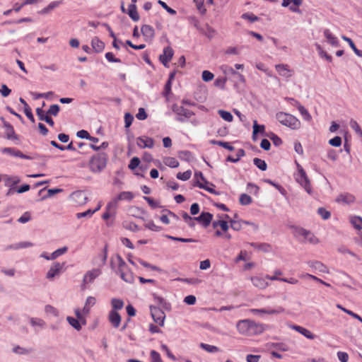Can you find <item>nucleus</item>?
Segmentation results:
<instances>
[{
  "mask_svg": "<svg viewBox=\"0 0 362 362\" xmlns=\"http://www.w3.org/2000/svg\"><path fill=\"white\" fill-rule=\"evenodd\" d=\"M110 267L121 279L127 283H133L134 276L127 264L119 255H116L110 259Z\"/></svg>",
  "mask_w": 362,
  "mask_h": 362,
  "instance_id": "obj_1",
  "label": "nucleus"
},
{
  "mask_svg": "<svg viewBox=\"0 0 362 362\" xmlns=\"http://www.w3.org/2000/svg\"><path fill=\"white\" fill-rule=\"evenodd\" d=\"M238 332L242 335L255 336L262 334L266 329V325L245 319L240 320L236 324Z\"/></svg>",
  "mask_w": 362,
  "mask_h": 362,
  "instance_id": "obj_2",
  "label": "nucleus"
},
{
  "mask_svg": "<svg viewBox=\"0 0 362 362\" xmlns=\"http://www.w3.org/2000/svg\"><path fill=\"white\" fill-rule=\"evenodd\" d=\"M276 118L282 125L288 127L291 129H298L301 126L300 120L288 113L279 112L276 113Z\"/></svg>",
  "mask_w": 362,
  "mask_h": 362,
  "instance_id": "obj_3",
  "label": "nucleus"
},
{
  "mask_svg": "<svg viewBox=\"0 0 362 362\" xmlns=\"http://www.w3.org/2000/svg\"><path fill=\"white\" fill-rule=\"evenodd\" d=\"M298 172L295 173L294 177L296 181L299 183L305 190L308 193H312V188L310 185V182L306 175L305 171L303 168V167L297 163Z\"/></svg>",
  "mask_w": 362,
  "mask_h": 362,
  "instance_id": "obj_4",
  "label": "nucleus"
},
{
  "mask_svg": "<svg viewBox=\"0 0 362 362\" xmlns=\"http://www.w3.org/2000/svg\"><path fill=\"white\" fill-rule=\"evenodd\" d=\"M107 165V156L105 153L98 154L93 156L90 162V166L93 172H100Z\"/></svg>",
  "mask_w": 362,
  "mask_h": 362,
  "instance_id": "obj_5",
  "label": "nucleus"
},
{
  "mask_svg": "<svg viewBox=\"0 0 362 362\" xmlns=\"http://www.w3.org/2000/svg\"><path fill=\"white\" fill-rule=\"evenodd\" d=\"M172 110L177 115V119L180 122H184L186 119H189L194 115L192 111L177 104L173 105Z\"/></svg>",
  "mask_w": 362,
  "mask_h": 362,
  "instance_id": "obj_6",
  "label": "nucleus"
},
{
  "mask_svg": "<svg viewBox=\"0 0 362 362\" xmlns=\"http://www.w3.org/2000/svg\"><path fill=\"white\" fill-rule=\"evenodd\" d=\"M101 274L102 270L100 267L88 271L83 276L81 288L83 290L86 289V285L93 282Z\"/></svg>",
  "mask_w": 362,
  "mask_h": 362,
  "instance_id": "obj_7",
  "label": "nucleus"
},
{
  "mask_svg": "<svg viewBox=\"0 0 362 362\" xmlns=\"http://www.w3.org/2000/svg\"><path fill=\"white\" fill-rule=\"evenodd\" d=\"M151 315L154 322L163 327L165 318V314L162 309L156 306H150Z\"/></svg>",
  "mask_w": 362,
  "mask_h": 362,
  "instance_id": "obj_8",
  "label": "nucleus"
},
{
  "mask_svg": "<svg viewBox=\"0 0 362 362\" xmlns=\"http://www.w3.org/2000/svg\"><path fill=\"white\" fill-rule=\"evenodd\" d=\"M65 262H54L47 273L46 277L48 279H53L56 276L59 275L64 269Z\"/></svg>",
  "mask_w": 362,
  "mask_h": 362,
  "instance_id": "obj_9",
  "label": "nucleus"
},
{
  "mask_svg": "<svg viewBox=\"0 0 362 362\" xmlns=\"http://www.w3.org/2000/svg\"><path fill=\"white\" fill-rule=\"evenodd\" d=\"M275 69L278 74L286 78H288L293 75V70L289 68L288 64H279L275 66Z\"/></svg>",
  "mask_w": 362,
  "mask_h": 362,
  "instance_id": "obj_10",
  "label": "nucleus"
},
{
  "mask_svg": "<svg viewBox=\"0 0 362 362\" xmlns=\"http://www.w3.org/2000/svg\"><path fill=\"white\" fill-rule=\"evenodd\" d=\"M70 199L73 202L76 204L77 205H83L86 203L87 197L84 192L83 191H76L74 192L70 195Z\"/></svg>",
  "mask_w": 362,
  "mask_h": 362,
  "instance_id": "obj_11",
  "label": "nucleus"
},
{
  "mask_svg": "<svg viewBox=\"0 0 362 362\" xmlns=\"http://www.w3.org/2000/svg\"><path fill=\"white\" fill-rule=\"evenodd\" d=\"M174 52L170 47H166L163 49V54L160 55V61L167 66L169 62L172 59Z\"/></svg>",
  "mask_w": 362,
  "mask_h": 362,
  "instance_id": "obj_12",
  "label": "nucleus"
},
{
  "mask_svg": "<svg viewBox=\"0 0 362 362\" xmlns=\"http://www.w3.org/2000/svg\"><path fill=\"white\" fill-rule=\"evenodd\" d=\"M108 320L115 328H118L120 325L122 317L118 312L110 310L108 313Z\"/></svg>",
  "mask_w": 362,
  "mask_h": 362,
  "instance_id": "obj_13",
  "label": "nucleus"
},
{
  "mask_svg": "<svg viewBox=\"0 0 362 362\" xmlns=\"http://www.w3.org/2000/svg\"><path fill=\"white\" fill-rule=\"evenodd\" d=\"M136 144L139 147H140L141 148H151L153 147L154 141H153V139L144 136L139 137L137 139Z\"/></svg>",
  "mask_w": 362,
  "mask_h": 362,
  "instance_id": "obj_14",
  "label": "nucleus"
},
{
  "mask_svg": "<svg viewBox=\"0 0 362 362\" xmlns=\"http://www.w3.org/2000/svg\"><path fill=\"white\" fill-rule=\"evenodd\" d=\"M1 152L4 154H9L12 156L19 157L23 159H30L28 156L23 154L21 151L11 147H5L1 149Z\"/></svg>",
  "mask_w": 362,
  "mask_h": 362,
  "instance_id": "obj_15",
  "label": "nucleus"
},
{
  "mask_svg": "<svg viewBox=\"0 0 362 362\" xmlns=\"http://www.w3.org/2000/svg\"><path fill=\"white\" fill-rule=\"evenodd\" d=\"M141 31L146 41H151L154 37L155 30L149 25H144L141 28Z\"/></svg>",
  "mask_w": 362,
  "mask_h": 362,
  "instance_id": "obj_16",
  "label": "nucleus"
},
{
  "mask_svg": "<svg viewBox=\"0 0 362 362\" xmlns=\"http://www.w3.org/2000/svg\"><path fill=\"white\" fill-rule=\"evenodd\" d=\"M250 280L256 288L259 289H265L269 286V283L265 280V279L262 278V276H252L250 278Z\"/></svg>",
  "mask_w": 362,
  "mask_h": 362,
  "instance_id": "obj_17",
  "label": "nucleus"
},
{
  "mask_svg": "<svg viewBox=\"0 0 362 362\" xmlns=\"http://www.w3.org/2000/svg\"><path fill=\"white\" fill-rule=\"evenodd\" d=\"M336 202L344 204H350L355 202V197L349 193H342L337 197Z\"/></svg>",
  "mask_w": 362,
  "mask_h": 362,
  "instance_id": "obj_18",
  "label": "nucleus"
},
{
  "mask_svg": "<svg viewBox=\"0 0 362 362\" xmlns=\"http://www.w3.org/2000/svg\"><path fill=\"white\" fill-rule=\"evenodd\" d=\"M250 312L254 314L264 313L267 315H276L284 313V308L279 306L276 309H251Z\"/></svg>",
  "mask_w": 362,
  "mask_h": 362,
  "instance_id": "obj_19",
  "label": "nucleus"
},
{
  "mask_svg": "<svg viewBox=\"0 0 362 362\" xmlns=\"http://www.w3.org/2000/svg\"><path fill=\"white\" fill-rule=\"evenodd\" d=\"M212 218L213 215L209 212H202L199 216L195 217L196 221L202 223L204 227L209 226Z\"/></svg>",
  "mask_w": 362,
  "mask_h": 362,
  "instance_id": "obj_20",
  "label": "nucleus"
},
{
  "mask_svg": "<svg viewBox=\"0 0 362 362\" xmlns=\"http://www.w3.org/2000/svg\"><path fill=\"white\" fill-rule=\"evenodd\" d=\"M324 35L326 37L327 42L334 47L339 46V40L337 37L329 30V29H325L324 31Z\"/></svg>",
  "mask_w": 362,
  "mask_h": 362,
  "instance_id": "obj_21",
  "label": "nucleus"
},
{
  "mask_svg": "<svg viewBox=\"0 0 362 362\" xmlns=\"http://www.w3.org/2000/svg\"><path fill=\"white\" fill-rule=\"evenodd\" d=\"M292 329L296 330V332L300 333L307 339H314L315 338V335L313 334L310 330L306 328H304L299 325H293L292 326Z\"/></svg>",
  "mask_w": 362,
  "mask_h": 362,
  "instance_id": "obj_22",
  "label": "nucleus"
},
{
  "mask_svg": "<svg viewBox=\"0 0 362 362\" xmlns=\"http://www.w3.org/2000/svg\"><path fill=\"white\" fill-rule=\"evenodd\" d=\"M310 267H312L315 271L322 272V273H328V268L323 264L322 262L318 261L310 262L308 263Z\"/></svg>",
  "mask_w": 362,
  "mask_h": 362,
  "instance_id": "obj_23",
  "label": "nucleus"
},
{
  "mask_svg": "<svg viewBox=\"0 0 362 362\" xmlns=\"http://www.w3.org/2000/svg\"><path fill=\"white\" fill-rule=\"evenodd\" d=\"M298 234L303 236L305 239L308 240L311 243H315L317 242V238L312 233L303 228H300L298 230Z\"/></svg>",
  "mask_w": 362,
  "mask_h": 362,
  "instance_id": "obj_24",
  "label": "nucleus"
},
{
  "mask_svg": "<svg viewBox=\"0 0 362 362\" xmlns=\"http://www.w3.org/2000/svg\"><path fill=\"white\" fill-rule=\"evenodd\" d=\"M4 126L6 128V134L8 139H18L13 126L7 122H4Z\"/></svg>",
  "mask_w": 362,
  "mask_h": 362,
  "instance_id": "obj_25",
  "label": "nucleus"
},
{
  "mask_svg": "<svg viewBox=\"0 0 362 362\" xmlns=\"http://www.w3.org/2000/svg\"><path fill=\"white\" fill-rule=\"evenodd\" d=\"M199 182V187L200 189H204L205 190H206L207 192L211 193V194H218V192H217L216 190H215V185L211 183V182H209V181H205V183H203V182Z\"/></svg>",
  "mask_w": 362,
  "mask_h": 362,
  "instance_id": "obj_26",
  "label": "nucleus"
},
{
  "mask_svg": "<svg viewBox=\"0 0 362 362\" xmlns=\"http://www.w3.org/2000/svg\"><path fill=\"white\" fill-rule=\"evenodd\" d=\"M91 45L96 52H101L105 48L104 42L97 37L92 39Z\"/></svg>",
  "mask_w": 362,
  "mask_h": 362,
  "instance_id": "obj_27",
  "label": "nucleus"
},
{
  "mask_svg": "<svg viewBox=\"0 0 362 362\" xmlns=\"http://www.w3.org/2000/svg\"><path fill=\"white\" fill-rule=\"evenodd\" d=\"M33 244L30 242H21L14 245H10L6 247V250H19L32 247Z\"/></svg>",
  "mask_w": 362,
  "mask_h": 362,
  "instance_id": "obj_28",
  "label": "nucleus"
},
{
  "mask_svg": "<svg viewBox=\"0 0 362 362\" xmlns=\"http://www.w3.org/2000/svg\"><path fill=\"white\" fill-rule=\"evenodd\" d=\"M115 197L117 198V199L119 202H120V201L131 202L134 198V195L132 192H122Z\"/></svg>",
  "mask_w": 362,
  "mask_h": 362,
  "instance_id": "obj_29",
  "label": "nucleus"
},
{
  "mask_svg": "<svg viewBox=\"0 0 362 362\" xmlns=\"http://www.w3.org/2000/svg\"><path fill=\"white\" fill-rule=\"evenodd\" d=\"M250 245L252 247H253L254 248L257 249L259 250H262L264 252H269L272 250L271 245H269L268 243H260V244L252 243H250Z\"/></svg>",
  "mask_w": 362,
  "mask_h": 362,
  "instance_id": "obj_30",
  "label": "nucleus"
},
{
  "mask_svg": "<svg viewBox=\"0 0 362 362\" xmlns=\"http://www.w3.org/2000/svg\"><path fill=\"white\" fill-rule=\"evenodd\" d=\"M124 301L119 298H112L111 300V306L112 310H115V312H118V310H122L124 307Z\"/></svg>",
  "mask_w": 362,
  "mask_h": 362,
  "instance_id": "obj_31",
  "label": "nucleus"
},
{
  "mask_svg": "<svg viewBox=\"0 0 362 362\" xmlns=\"http://www.w3.org/2000/svg\"><path fill=\"white\" fill-rule=\"evenodd\" d=\"M61 4H62V1H52L51 3L49 4V5L47 7L42 9L39 13L41 14H47V13H49L52 10L59 6V5H61Z\"/></svg>",
  "mask_w": 362,
  "mask_h": 362,
  "instance_id": "obj_32",
  "label": "nucleus"
},
{
  "mask_svg": "<svg viewBox=\"0 0 362 362\" xmlns=\"http://www.w3.org/2000/svg\"><path fill=\"white\" fill-rule=\"evenodd\" d=\"M128 14L134 21H138L139 20V15L137 12L136 6L134 4L129 5Z\"/></svg>",
  "mask_w": 362,
  "mask_h": 362,
  "instance_id": "obj_33",
  "label": "nucleus"
},
{
  "mask_svg": "<svg viewBox=\"0 0 362 362\" xmlns=\"http://www.w3.org/2000/svg\"><path fill=\"white\" fill-rule=\"evenodd\" d=\"M107 258V247H105L103 252L98 255L95 257V259L98 260L99 266L103 267L105 264Z\"/></svg>",
  "mask_w": 362,
  "mask_h": 362,
  "instance_id": "obj_34",
  "label": "nucleus"
},
{
  "mask_svg": "<svg viewBox=\"0 0 362 362\" xmlns=\"http://www.w3.org/2000/svg\"><path fill=\"white\" fill-rule=\"evenodd\" d=\"M119 201L115 197L112 199L110 202H109L105 207V209L107 211H111L113 214L116 213L117 208L118 206Z\"/></svg>",
  "mask_w": 362,
  "mask_h": 362,
  "instance_id": "obj_35",
  "label": "nucleus"
},
{
  "mask_svg": "<svg viewBox=\"0 0 362 362\" xmlns=\"http://www.w3.org/2000/svg\"><path fill=\"white\" fill-rule=\"evenodd\" d=\"M350 222L353 226L357 230L362 229V218L360 216H351L350 218Z\"/></svg>",
  "mask_w": 362,
  "mask_h": 362,
  "instance_id": "obj_36",
  "label": "nucleus"
},
{
  "mask_svg": "<svg viewBox=\"0 0 362 362\" xmlns=\"http://www.w3.org/2000/svg\"><path fill=\"white\" fill-rule=\"evenodd\" d=\"M20 178L17 176L8 177L6 176L5 177V185L8 187H11L17 185L20 182Z\"/></svg>",
  "mask_w": 362,
  "mask_h": 362,
  "instance_id": "obj_37",
  "label": "nucleus"
},
{
  "mask_svg": "<svg viewBox=\"0 0 362 362\" xmlns=\"http://www.w3.org/2000/svg\"><path fill=\"white\" fill-rule=\"evenodd\" d=\"M303 0H292L291 5L290 4L289 10L294 13H300L301 11L299 9V6L302 4Z\"/></svg>",
  "mask_w": 362,
  "mask_h": 362,
  "instance_id": "obj_38",
  "label": "nucleus"
},
{
  "mask_svg": "<svg viewBox=\"0 0 362 362\" xmlns=\"http://www.w3.org/2000/svg\"><path fill=\"white\" fill-rule=\"evenodd\" d=\"M341 38L347 42L349 45V46L351 47V49L354 50V52L356 53V54H357L358 56H362V51L358 49L355 45V44L354 43V42L352 41V40L345 35H342L341 36Z\"/></svg>",
  "mask_w": 362,
  "mask_h": 362,
  "instance_id": "obj_39",
  "label": "nucleus"
},
{
  "mask_svg": "<svg viewBox=\"0 0 362 362\" xmlns=\"http://www.w3.org/2000/svg\"><path fill=\"white\" fill-rule=\"evenodd\" d=\"M283 274V272L280 269H276L274 271V275H266L265 279L270 280V281H281V279H284V278L280 277Z\"/></svg>",
  "mask_w": 362,
  "mask_h": 362,
  "instance_id": "obj_40",
  "label": "nucleus"
},
{
  "mask_svg": "<svg viewBox=\"0 0 362 362\" xmlns=\"http://www.w3.org/2000/svg\"><path fill=\"white\" fill-rule=\"evenodd\" d=\"M164 163L170 168H177L179 162L175 158L168 157L164 159Z\"/></svg>",
  "mask_w": 362,
  "mask_h": 362,
  "instance_id": "obj_41",
  "label": "nucleus"
},
{
  "mask_svg": "<svg viewBox=\"0 0 362 362\" xmlns=\"http://www.w3.org/2000/svg\"><path fill=\"white\" fill-rule=\"evenodd\" d=\"M315 47H316V49L317 51L318 52V54L319 55L322 57V58H325L327 61L329 62H332V56H330L329 54H328L323 49L322 47L318 45V44H316L315 45Z\"/></svg>",
  "mask_w": 362,
  "mask_h": 362,
  "instance_id": "obj_42",
  "label": "nucleus"
},
{
  "mask_svg": "<svg viewBox=\"0 0 362 362\" xmlns=\"http://www.w3.org/2000/svg\"><path fill=\"white\" fill-rule=\"evenodd\" d=\"M218 113L220 115V117L223 119H224L225 121L230 122L233 119V115H231L230 112H229L228 111H226V110H219L218 111Z\"/></svg>",
  "mask_w": 362,
  "mask_h": 362,
  "instance_id": "obj_43",
  "label": "nucleus"
},
{
  "mask_svg": "<svg viewBox=\"0 0 362 362\" xmlns=\"http://www.w3.org/2000/svg\"><path fill=\"white\" fill-rule=\"evenodd\" d=\"M200 347L209 353H215L219 351L217 346L204 343H201Z\"/></svg>",
  "mask_w": 362,
  "mask_h": 362,
  "instance_id": "obj_44",
  "label": "nucleus"
},
{
  "mask_svg": "<svg viewBox=\"0 0 362 362\" xmlns=\"http://www.w3.org/2000/svg\"><path fill=\"white\" fill-rule=\"evenodd\" d=\"M298 110L305 120L310 121L312 119L310 114L302 105L298 106Z\"/></svg>",
  "mask_w": 362,
  "mask_h": 362,
  "instance_id": "obj_45",
  "label": "nucleus"
},
{
  "mask_svg": "<svg viewBox=\"0 0 362 362\" xmlns=\"http://www.w3.org/2000/svg\"><path fill=\"white\" fill-rule=\"evenodd\" d=\"M68 250V248L67 247H63L62 248H59L57 250H55L54 252H53L51 255H50V258H52V259H57L58 257L64 255V253H66Z\"/></svg>",
  "mask_w": 362,
  "mask_h": 362,
  "instance_id": "obj_46",
  "label": "nucleus"
},
{
  "mask_svg": "<svg viewBox=\"0 0 362 362\" xmlns=\"http://www.w3.org/2000/svg\"><path fill=\"white\" fill-rule=\"evenodd\" d=\"M253 163L261 170H267V165L264 160L258 158H255L253 160Z\"/></svg>",
  "mask_w": 362,
  "mask_h": 362,
  "instance_id": "obj_47",
  "label": "nucleus"
},
{
  "mask_svg": "<svg viewBox=\"0 0 362 362\" xmlns=\"http://www.w3.org/2000/svg\"><path fill=\"white\" fill-rule=\"evenodd\" d=\"M192 175V171L190 170H186L184 173H178L176 175L177 178L182 181L188 180Z\"/></svg>",
  "mask_w": 362,
  "mask_h": 362,
  "instance_id": "obj_48",
  "label": "nucleus"
},
{
  "mask_svg": "<svg viewBox=\"0 0 362 362\" xmlns=\"http://www.w3.org/2000/svg\"><path fill=\"white\" fill-rule=\"evenodd\" d=\"M349 124L350 127L355 131V132L362 137V130L358 122L354 119H351Z\"/></svg>",
  "mask_w": 362,
  "mask_h": 362,
  "instance_id": "obj_49",
  "label": "nucleus"
},
{
  "mask_svg": "<svg viewBox=\"0 0 362 362\" xmlns=\"http://www.w3.org/2000/svg\"><path fill=\"white\" fill-rule=\"evenodd\" d=\"M217 226H220L221 230L224 232H226L229 228L228 223L225 221H214L213 223V227L216 228Z\"/></svg>",
  "mask_w": 362,
  "mask_h": 362,
  "instance_id": "obj_50",
  "label": "nucleus"
},
{
  "mask_svg": "<svg viewBox=\"0 0 362 362\" xmlns=\"http://www.w3.org/2000/svg\"><path fill=\"white\" fill-rule=\"evenodd\" d=\"M67 321L76 329L80 330L81 329V326L80 322H79L80 320H78V319H75V318H74L72 317H67Z\"/></svg>",
  "mask_w": 362,
  "mask_h": 362,
  "instance_id": "obj_51",
  "label": "nucleus"
},
{
  "mask_svg": "<svg viewBox=\"0 0 362 362\" xmlns=\"http://www.w3.org/2000/svg\"><path fill=\"white\" fill-rule=\"evenodd\" d=\"M239 201L243 205H248L252 202V198L247 194H242L240 197Z\"/></svg>",
  "mask_w": 362,
  "mask_h": 362,
  "instance_id": "obj_52",
  "label": "nucleus"
},
{
  "mask_svg": "<svg viewBox=\"0 0 362 362\" xmlns=\"http://www.w3.org/2000/svg\"><path fill=\"white\" fill-rule=\"evenodd\" d=\"M242 18L247 20L252 23L257 21L259 18L252 13H245L241 16Z\"/></svg>",
  "mask_w": 362,
  "mask_h": 362,
  "instance_id": "obj_53",
  "label": "nucleus"
},
{
  "mask_svg": "<svg viewBox=\"0 0 362 362\" xmlns=\"http://www.w3.org/2000/svg\"><path fill=\"white\" fill-rule=\"evenodd\" d=\"M194 180H195V186H197L199 187V182H203V183H205V181H207L204 175H203V173L202 172H196L194 173Z\"/></svg>",
  "mask_w": 362,
  "mask_h": 362,
  "instance_id": "obj_54",
  "label": "nucleus"
},
{
  "mask_svg": "<svg viewBox=\"0 0 362 362\" xmlns=\"http://www.w3.org/2000/svg\"><path fill=\"white\" fill-rule=\"evenodd\" d=\"M264 130H265V127L264 125L258 124L256 120L254 122L253 136L258 133H264Z\"/></svg>",
  "mask_w": 362,
  "mask_h": 362,
  "instance_id": "obj_55",
  "label": "nucleus"
},
{
  "mask_svg": "<svg viewBox=\"0 0 362 362\" xmlns=\"http://www.w3.org/2000/svg\"><path fill=\"white\" fill-rule=\"evenodd\" d=\"M145 228L153 230V231H160L162 228L160 226H156L153 221H148L147 223L144 225Z\"/></svg>",
  "mask_w": 362,
  "mask_h": 362,
  "instance_id": "obj_56",
  "label": "nucleus"
},
{
  "mask_svg": "<svg viewBox=\"0 0 362 362\" xmlns=\"http://www.w3.org/2000/svg\"><path fill=\"white\" fill-rule=\"evenodd\" d=\"M171 87L172 83L170 81H167L163 92V95L166 98L167 100H168V96L171 93Z\"/></svg>",
  "mask_w": 362,
  "mask_h": 362,
  "instance_id": "obj_57",
  "label": "nucleus"
},
{
  "mask_svg": "<svg viewBox=\"0 0 362 362\" xmlns=\"http://www.w3.org/2000/svg\"><path fill=\"white\" fill-rule=\"evenodd\" d=\"M59 110H60V107L58 105H52L49 107V108L47 112V115L57 116L59 112Z\"/></svg>",
  "mask_w": 362,
  "mask_h": 362,
  "instance_id": "obj_58",
  "label": "nucleus"
},
{
  "mask_svg": "<svg viewBox=\"0 0 362 362\" xmlns=\"http://www.w3.org/2000/svg\"><path fill=\"white\" fill-rule=\"evenodd\" d=\"M144 199L148 202V204L152 209H156V208L160 207L159 202L157 201H155L152 198H151L149 197H144Z\"/></svg>",
  "mask_w": 362,
  "mask_h": 362,
  "instance_id": "obj_59",
  "label": "nucleus"
},
{
  "mask_svg": "<svg viewBox=\"0 0 362 362\" xmlns=\"http://www.w3.org/2000/svg\"><path fill=\"white\" fill-rule=\"evenodd\" d=\"M168 215L170 216H173L174 218H177V216L171 212L170 211H168V214H163L160 217V220L165 224H169L170 223V220H169V218H168Z\"/></svg>",
  "mask_w": 362,
  "mask_h": 362,
  "instance_id": "obj_60",
  "label": "nucleus"
},
{
  "mask_svg": "<svg viewBox=\"0 0 362 362\" xmlns=\"http://www.w3.org/2000/svg\"><path fill=\"white\" fill-rule=\"evenodd\" d=\"M151 362H163L160 355L155 350H152L150 353Z\"/></svg>",
  "mask_w": 362,
  "mask_h": 362,
  "instance_id": "obj_61",
  "label": "nucleus"
},
{
  "mask_svg": "<svg viewBox=\"0 0 362 362\" xmlns=\"http://www.w3.org/2000/svg\"><path fill=\"white\" fill-rule=\"evenodd\" d=\"M317 213L324 220L328 219L331 216L330 212L324 208H319Z\"/></svg>",
  "mask_w": 362,
  "mask_h": 362,
  "instance_id": "obj_62",
  "label": "nucleus"
},
{
  "mask_svg": "<svg viewBox=\"0 0 362 362\" xmlns=\"http://www.w3.org/2000/svg\"><path fill=\"white\" fill-rule=\"evenodd\" d=\"M214 77V75L209 71L205 70L202 72V79L206 82L211 81Z\"/></svg>",
  "mask_w": 362,
  "mask_h": 362,
  "instance_id": "obj_63",
  "label": "nucleus"
},
{
  "mask_svg": "<svg viewBox=\"0 0 362 362\" xmlns=\"http://www.w3.org/2000/svg\"><path fill=\"white\" fill-rule=\"evenodd\" d=\"M329 144L332 146L339 147L341 144V139L338 136H334L329 141Z\"/></svg>",
  "mask_w": 362,
  "mask_h": 362,
  "instance_id": "obj_64",
  "label": "nucleus"
}]
</instances>
